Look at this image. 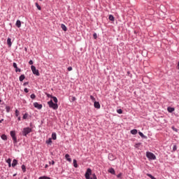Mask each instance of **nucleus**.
<instances>
[{
	"mask_svg": "<svg viewBox=\"0 0 179 179\" xmlns=\"http://www.w3.org/2000/svg\"><path fill=\"white\" fill-rule=\"evenodd\" d=\"M20 82H23V80H24V79H26V76H24V74H22L20 76Z\"/></svg>",
	"mask_w": 179,
	"mask_h": 179,
	"instance_id": "nucleus-13",
	"label": "nucleus"
},
{
	"mask_svg": "<svg viewBox=\"0 0 179 179\" xmlns=\"http://www.w3.org/2000/svg\"><path fill=\"white\" fill-rule=\"evenodd\" d=\"M131 134L132 135H136V134H138V130H136V129H132V130H131Z\"/></svg>",
	"mask_w": 179,
	"mask_h": 179,
	"instance_id": "nucleus-19",
	"label": "nucleus"
},
{
	"mask_svg": "<svg viewBox=\"0 0 179 179\" xmlns=\"http://www.w3.org/2000/svg\"><path fill=\"white\" fill-rule=\"evenodd\" d=\"M108 173H110V174H115V171L114 170V169L110 168L108 169Z\"/></svg>",
	"mask_w": 179,
	"mask_h": 179,
	"instance_id": "nucleus-17",
	"label": "nucleus"
},
{
	"mask_svg": "<svg viewBox=\"0 0 179 179\" xmlns=\"http://www.w3.org/2000/svg\"><path fill=\"white\" fill-rule=\"evenodd\" d=\"M65 159H67V162H69L71 163V162H72V159H71V156L69 155V154H66L65 155Z\"/></svg>",
	"mask_w": 179,
	"mask_h": 179,
	"instance_id": "nucleus-8",
	"label": "nucleus"
},
{
	"mask_svg": "<svg viewBox=\"0 0 179 179\" xmlns=\"http://www.w3.org/2000/svg\"><path fill=\"white\" fill-rule=\"evenodd\" d=\"M24 92L25 93H29V90H28L27 88H24Z\"/></svg>",
	"mask_w": 179,
	"mask_h": 179,
	"instance_id": "nucleus-38",
	"label": "nucleus"
},
{
	"mask_svg": "<svg viewBox=\"0 0 179 179\" xmlns=\"http://www.w3.org/2000/svg\"><path fill=\"white\" fill-rule=\"evenodd\" d=\"M172 129L173 131H174L175 132H178V129H177L176 127H172Z\"/></svg>",
	"mask_w": 179,
	"mask_h": 179,
	"instance_id": "nucleus-33",
	"label": "nucleus"
},
{
	"mask_svg": "<svg viewBox=\"0 0 179 179\" xmlns=\"http://www.w3.org/2000/svg\"><path fill=\"white\" fill-rule=\"evenodd\" d=\"M15 26H17L18 28H20L22 27V22L17 20L16 22Z\"/></svg>",
	"mask_w": 179,
	"mask_h": 179,
	"instance_id": "nucleus-10",
	"label": "nucleus"
},
{
	"mask_svg": "<svg viewBox=\"0 0 179 179\" xmlns=\"http://www.w3.org/2000/svg\"><path fill=\"white\" fill-rule=\"evenodd\" d=\"M94 107H95V108H100V103H99L97 101H94Z\"/></svg>",
	"mask_w": 179,
	"mask_h": 179,
	"instance_id": "nucleus-9",
	"label": "nucleus"
},
{
	"mask_svg": "<svg viewBox=\"0 0 179 179\" xmlns=\"http://www.w3.org/2000/svg\"><path fill=\"white\" fill-rule=\"evenodd\" d=\"M15 115L16 117H19V110H15Z\"/></svg>",
	"mask_w": 179,
	"mask_h": 179,
	"instance_id": "nucleus-35",
	"label": "nucleus"
},
{
	"mask_svg": "<svg viewBox=\"0 0 179 179\" xmlns=\"http://www.w3.org/2000/svg\"><path fill=\"white\" fill-rule=\"evenodd\" d=\"M31 69L34 75H36V76H40V72H38V70L36 69V66H31Z\"/></svg>",
	"mask_w": 179,
	"mask_h": 179,
	"instance_id": "nucleus-5",
	"label": "nucleus"
},
{
	"mask_svg": "<svg viewBox=\"0 0 179 179\" xmlns=\"http://www.w3.org/2000/svg\"><path fill=\"white\" fill-rule=\"evenodd\" d=\"M50 164H52V166H54V164H55V162L52 161L51 162H50Z\"/></svg>",
	"mask_w": 179,
	"mask_h": 179,
	"instance_id": "nucleus-45",
	"label": "nucleus"
},
{
	"mask_svg": "<svg viewBox=\"0 0 179 179\" xmlns=\"http://www.w3.org/2000/svg\"><path fill=\"white\" fill-rule=\"evenodd\" d=\"M26 118H27V115L25 114V115H24V116H23V119H24V120H26Z\"/></svg>",
	"mask_w": 179,
	"mask_h": 179,
	"instance_id": "nucleus-46",
	"label": "nucleus"
},
{
	"mask_svg": "<svg viewBox=\"0 0 179 179\" xmlns=\"http://www.w3.org/2000/svg\"><path fill=\"white\" fill-rule=\"evenodd\" d=\"M52 138L53 139V141H55L57 139V134L56 133L52 134Z\"/></svg>",
	"mask_w": 179,
	"mask_h": 179,
	"instance_id": "nucleus-21",
	"label": "nucleus"
},
{
	"mask_svg": "<svg viewBox=\"0 0 179 179\" xmlns=\"http://www.w3.org/2000/svg\"><path fill=\"white\" fill-rule=\"evenodd\" d=\"M30 132H31V128H30V127H25L22 130V135L24 136H27V135H29V134H30Z\"/></svg>",
	"mask_w": 179,
	"mask_h": 179,
	"instance_id": "nucleus-2",
	"label": "nucleus"
},
{
	"mask_svg": "<svg viewBox=\"0 0 179 179\" xmlns=\"http://www.w3.org/2000/svg\"><path fill=\"white\" fill-rule=\"evenodd\" d=\"M122 176V173H119L117 177V178H121V176Z\"/></svg>",
	"mask_w": 179,
	"mask_h": 179,
	"instance_id": "nucleus-41",
	"label": "nucleus"
},
{
	"mask_svg": "<svg viewBox=\"0 0 179 179\" xmlns=\"http://www.w3.org/2000/svg\"><path fill=\"white\" fill-rule=\"evenodd\" d=\"M174 108H171V107H168L167 108V110L169 113H173L174 111Z\"/></svg>",
	"mask_w": 179,
	"mask_h": 179,
	"instance_id": "nucleus-18",
	"label": "nucleus"
},
{
	"mask_svg": "<svg viewBox=\"0 0 179 179\" xmlns=\"http://www.w3.org/2000/svg\"><path fill=\"white\" fill-rule=\"evenodd\" d=\"M46 143L48 145H51L52 143V140L51 138H49L47 141Z\"/></svg>",
	"mask_w": 179,
	"mask_h": 179,
	"instance_id": "nucleus-26",
	"label": "nucleus"
},
{
	"mask_svg": "<svg viewBox=\"0 0 179 179\" xmlns=\"http://www.w3.org/2000/svg\"><path fill=\"white\" fill-rule=\"evenodd\" d=\"M0 103H2V100L0 99Z\"/></svg>",
	"mask_w": 179,
	"mask_h": 179,
	"instance_id": "nucleus-52",
	"label": "nucleus"
},
{
	"mask_svg": "<svg viewBox=\"0 0 179 179\" xmlns=\"http://www.w3.org/2000/svg\"><path fill=\"white\" fill-rule=\"evenodd\" d=\"M76 100V97L72 96L71 97V101H75Z\"/></svg>",
	"mask_w": 179,
	"mask_h": 179,
	"instance_id": "nucleus-37",
	"label": "nucleus"
},
{
	"mask_svg": "<svg viewBox=\"0 0 179 179\" xmlns=\"http://www.w3.org/2000/svg\"><path fill=\"white\" fill-rule=\"evenodd\" d=\"M34 106L35 107V108H38V110H41V108H43V105L37 102L34 103Z\"/></svg>",
	"mask_w": 179,
	"mask_h": 179,
	"instance_id": "nucleus-7",
	"label": "nucleus"
},
{
	"mask_svg": "<svg viewBox=\"0 0 179 179\" xmlns=\"http://www.w3.org/2000/svg\"><path fill=\"white\" fill-rule=\"evenodd\" d=\"M73 163L74 167L76 169H78V162H77L76 159H73Z\"/></svg>",
	"mask_w": 179,
	"mask_h": 179,
	"instance_id": "nucleus-20",
	"label": "nucleus"
},
{
	"mask_svg": "<svg viewBox=\"0 0 179 179\" xmlns=\"http://www.w3.org/2000/svg\"><path fill=\"white\" fill-rule=\"evenodd\" d=\"M39 1H43V0H39Z\"/></svg>",
	"mask_w": 179,
	"mask_h": 179,
	"instance_id": "nucleus-54",
	"label": "nucleus"
},
{
	"mask_svg": "<svg viewBox=\"0 0 179 179\" xmlns=\"http://www.w3.org/2000/svg\"><path fill=\"white\" fill-rule=\"evenodd\" d=\"M21 169H22L23 173H26V166L22 165Z\"/></svg>",
	"mask_w": 179,
	"mask_h": 179,
	"instance_id": "nucleus-24",
	"label": "nucleus"
},
{
	"mask_svg": "<svg viewBox=\"0 0 179 179\" xmlns=\"http://www.w3.org/2000/svg\"><path fill=\"white\" fill-rule=\"evenodd\" d=\"M18 121H20V117H18Z\"/></svg>",
	"mask_w": 179,
	"mask_h": 179,
	"instance_id": "nucleus-51",
	"label": "nucleus"
},
{
	"mask_svg": "<svg viewBox=\"0 0 179 179\" xmlns=\"http://www.w3.org/2000/svg\"><path fill=\"white\" fill-rule=\"evenodd\" d=\"M93 37H94V40H96L97 38V34L94 33L93 34Z\"/></svg>",
	"mask_w": 179,
	"mask_h": 179,
	"instance_id": "nucleus-34",
	"label": "nucleus"
},
{
	"mask_svg": "<svg viewBox=\"0 0 179 179\" xmlns=\"http://www.w3.org/2000/svg\"><path fill=\"white\" fill-rule=\"evenodd\" d=\"M31 99H36V94H31Z\"/></svg>",
	"mask_w": 179,
	"mask_h": 179,
	"instance_id": "nucleus-32",
	"label": "nucleus"
},
{
	"mask_svg": "<svg viewBox=\"0 0 179 179\" xmlns=\"http://www.w3.org/2000/svg\"><path fill=\"white\" fill-rule=\"evenodd\" d=\"M6 110L7 113H9V111H10V107L6 106Z\"/></svg>",
	"mask_w": 179,
	"mask_h": 179,
	"instance_id": "nucleus-29",
	"label": "nucleus"
},
{
	"mask_svg": "<svg viewBox=\"0 0 179 179\" xmlns=\"http://www.w3.org/2000/svg\"><path fill=\"white\" fill-rule=\"evenodd\" d=\"M27 85H29V83H24L23 84L24 86H27Z\"/></svg>",
	"mask_w": 179,
	"mask_h": 179,
	"instance_id": "nucleus-47",
	"label": "nucleus"
},
{
	"mask_svg": "<svg viewBox=\"0 0 179 179\" xmlns=\"http://www.w3.org/2000/svg\"><path fill=\"white\" fill-rule=\"evenodd\" d=\"M1 139H3V141H7L8 136H6V135H5V134H3V135H1Z\"/></svg>",
	"mask_w": 179,
	"mask_h": 179,
	"instance_id": "nucleus-22",
	"label": "nucleus"
},
{
	"mask_svg": "<svg viewBox=\"0 0 179 179\" xmlns=\"http://www.w3.org/2000/svg\"><path fill=\"white\" fill-rule=\"evenodd\" d=\"M13 68H15V69H17V64L16 63H13Z\"/></svg>",
	"mask_w": 179,
	"mask_h": 179,
	"instance_id": "nucleus-30",
	"label": "nucleus"
},
{
	"mask_svg": "<svg viewBox=\"0 0 179 179\" xmlns=\"http://www.w3.org/2000/svg\"><path fill=\"white\" fill-rule=\"evenodd\" d=\"M12 39H10V38H8L7 39V44L9 47H11L12 46V41H11Z\"/></svg>",
	"mask_w": 179,
	"mask_h": 179,
	"instance_id": "nucleus-12",
	"label": "nucleus"
},
{
	"mask_svg": "<svg viewBox=\"0 0 179 179\" xmlns=\"http://www.w3.org/2000/svg\"><path fill=\"white\" fill-rule=\"evenodd\" d=\"M90 99L92 100V101H93L94 103V101H96V98H94V96H93L92 95L90 96Z\"/></svg>",
	"mask_w": 179,
	"mask_h": 179,
	"instance_id": "nucleus-27",
	"label": "nucleus"
},
{
	"mask_svg": "<svg viewBox=\"0 0 179 179\" xmlns=\"http://www.w3.org/2000/svg\"><path fill=\"white\" fill-rule=\"evenodd\" d=\"M92 177L93 178L92 179H97V176H96V174H92Z\"/></svg>",
	"mask_w": 179,
	"mask_h": 179,
	"instance_id": "nucleus-39",
	"label": "nucleus"
},
{
	"mask_svg": "<svg viewBox=\"0 0 179 179\" xmlns=\"http://www.w3.org/2000/svg\"><path fill=\"white\" fill-rule=\"evenodd\" d=\"M15 72H21L20 69H18V68L15 69Z\"/></svg>",
	"mask_w": 179,
	"mask_h": 179,
	"instance_id": "nucleus-42",
	"label": "nucleus"
},
{
	"mask_svg": "<svg viewBox=\"0 0 179 179\" xmlns=\"http://www.w3.org/2000/svg\"><path fill=\"white\" fill-rule=\"evenodd\" d=\"M36 6L38 9V10H41V6H40V5H38L37 3H36Z\"/></svg>",
	"mask_w": 179,
	"mask_h": 179,
	"instance_id": "nucleus-28",
	"label": "nucleus"
},
{
	"mask_svg": "<svg viewBox=\"0 0 179 179\" xmlns=\"http://www.w3.org/2000/svg\"><path fill=\"white\" fill-rule=\"evenodd\" d=\"M109 20H110L111 22H114V20H115L114 16H113L112 15H110Z\"/></svg>",
	"mask_w": 179,
	"mask_h": 179,
	"instance_id": "nucleus-23",
	"label": "nucleus"
},
{
	"mask_svg": "<svg viewBox=\"0 0 179 179\" xmlns=\"http://www.w3.org/2000/svg\"><path fill=\"white\" fill-rule=\"evenodd\" d=\"M48 104L50 108H53V110H57L58 109V103H54L52 102V100H50L48 102Z\"/></svg>",
	"mask_w": 179,
	"mask_h": 179,
	"instance_id": "nucleus-1",
	"label": "nucleus"
},
{
	"mask_svg": "<svg viewBox=\"0 0 179 179\" xmlns=\"http://www.w3.org/2000/svg\"><path fill=\"white\" fill-rule=\"evenodd\" d=\"M29 65H33V60H30V61L29 62Z\"/></svg>",
	"mask_w": 179,
	"mask_h": 179,
	"instance_id": "nucleus-43",
	"label": "nucleus"
},
{
	"mask_svg": "<svg viewBox=\"0 0 179 179\" xmlns=\"http://www.w3.org/2000/svg\"><path fill=\"white\" fill-rule=\"evenodd\" d=\"M117 113L118 114H122V109H118V110H117Z\"/></svg>",
	"mask_w": 179,
	"mask_h": 179,
	"instance_id": "nucleus-31",
	"label": "nucleus"
},
{
	"mask_svg": "<svg viewBox=\"0 0 179 179\" xmlns=\"http://www.w3.org/2000/svg\"><path fill=\"white\" fill-rule=\"evenodd\" d=\"M17 165V160L13 159L12 163V167H15Z\"/></svg>",
	"mask_w": 179,
	"mask_h": 179,
	"instance_id": "nucleus-14",
	"label": "nucleus"
},
{
	"mask_svg": "<svg viewBox=\"0 0 179 179\" xmlns=\"http://www.w3.org/2000/svg\"><path fill=\"white\" fill-rule=\"evenodd\" d=\"M15 176H16V174H14V175H13V177H15Z\"/></svg>",
	"mask_w": 179,
	"mask_h": 179,
	"instance_id": "nucleus-53",
	"label": "nucleus"
},
{
	"mask_svg": "<svg viewBox=\"0 0 179 179\" xmlns=\"http://www.w3.org/2000/svg\"><path fill=\"white\" fill-rule=\"evenodd\" d=\"M45 169H47V167H48V165L46 164V165L45 166Z\"/></svg>",
	"mask_w": 179,
	"mask_h": 179,
	"instance_id": "nucleus-49",
	"label": "nucleus"
},
{
	"mask_svg": "<svg viewBox=\"0 0 179 179\" xmlns=\"http://www.w3.org/2000/svg\"><path fill=\"white\" fill-rule=\"evenodd\" d=\"M173 152H176V150H177V145H173Z\"/></svg>",
	"mask_w": 179,
	"mask_h": 179,
	"instance_id": "nucleus-36",
	"label": "nucleus"
},
{
	"mask_svg": "<svg viewBox=\"0 0 179 179\" xmlns=\"http://www.w3.org/2000/svg\"><path fill=\"white\" fill-rule=\"evenodd\" d=\"M138 134L140 135V136H141V138H143L144 139H148V136L143 135V133L139 131Z\"/></svg>",
	"mask_w": 179,
	"mask_h": 179,
	"instance_id": "nucleus-15",
	"label": "nucleus"
},
{
	"mask_svg": "<svg viewBox=\"0 0 179 179\" xmlns=\"http://www.w3.org/2000/svg\"><path fill=\"white\" fill-rule=\"evenodd\" d=\"M67 69H68L69 71H72V67H71V66H69V67H68Z\"/></svg>",
	"mask_w": 179,
	"mask_h": 179,
	"instance_id": "nucleus-44",
	"label": "nucleus"
},
{
	"mask_svg": "<svg viewBox=\"0 0 179 179\" xmlns=\"http://www.w3.org/2000/svg\"><path fill=\"white\" fill-rule=\"evenodd\" d=\"M146 156L148 159H149V160H156V155H155V154H153L152 152H147Z\"/></svg>",
	"mask_w": 179,
	"mask_h": 179,
	"instance_id": "nucleus-3",
	"label": "nucleus"
},
{
	"mask_svg": "<svg viewBox=\"0 0 179 179\" xmlns=\"http://www.w3.org/2000/svg\"><path fill=\"white\" fill-rule=\"evenodd\" d=\"M52 99H53V101L57 104V103H58V99H57V97L53 96L52 97Z\"/></svg>",
	"mask_w": 179,
	"mask_h": 179,
	"instance_id": "nucleus-25",
	"label": "nucleus"
},
{
	"mask_svg": "<svg viewBox=\"0 0 179 179\" xmlns=\"http://www.w3.org/2000/svg\"><path fill=\"white\" fill-rule=\"evenodd\" d=\"M10 134L13 141V143H17V138H16V132L15 131H11L10 132Z\"/></svg>",
	"mask_w": 179,
	"mask_h": 179,
	"instance_id": "nucleus-4",
	"label": "nucleus"
},
{
	"mask_svg": "<svg viewBox=\"0 0 179 179\" xmlns=\"http://www.w3.org/2000/svg\"><path fill=\"white\" fill-rule=\"evenodd\" d=\"M178 69H179V62H178Z\"/></svg>",
	"mask_w": 179,
	"mask_h": 179,
	"instance_id": "nucleus-50",
	"label": "nucleus"
},
{
	"mask_svg": "<svg viewBox=\"0 0 179 179\" xmlns=\"http://www.w3.org/2000/svg\"><path fill=\"white\" fill-rule=\"evenodd\" d=\"M90 176H92V169L88 168L85 173V177L86 179H90Z\"/></svg>",
	"mask_w": 179,
	"mask_h": 179,
	"instance_id": "nucleus-6",
	"label": "nucleus"
},
{
	"mask_svg": "<svg viewBox=\"0 0 179 179\" xmlns=\"http://www.w3.org/2000/svg\"><path fill=\"white\" fill-rule=\"evenodd\" d=\"M6 163H8V167H12V159H10V158H8L7 160H6Z\"/></svg>",
	"mask_w": 179,
	"mask_h": 179,
	"instance_id": "nucleus-11",
	"label": "nucleus"
},
{
	"mask_svg": "<svg viewBox=\"0 0 179 179\" xmlns=\"http://www.w3.org/2000/svg\"><path fill=\"white\" fill-rule=\"evenodd\" d=\"M61 28L62 29V30H64V31H66V30H68V29L66 28V26H65V24H61Z\"/></svg>",
	"mask_w": 179,
	"mask_h": 179,
	"instance_id": "nucleus-16",
	"label": "nucleus"
},
{
	"mask_svg": "<svg viewBox=\"0 0 179 179\" xmlns=\"http://www.w3.org/2000/svg\"><path fill=\"white\" fill-rule=\"evenodd\" d=\"M3 121V119L0 120V124H1V122Z\"/></svg>",
	"mask_w": 179,
	"mask_h": 179,
	"instance_id": "nucleus-48",
	"label": "nucleus"
},
{
	"mask_svg": "<svg viewBox=\"0 0 179 179\" xmlns=\"http://www.w3.org/2000/svg\"><path fill=\"white\" fill-rule=\"evenodd\" d=\"M46 96H48V97H50L51 99H52V95H51V94H46Z\"/></svg>",
	"mask_w": 179,
	"mask_h": 179,
	"instance_id": "nucleus-40",
	"label": "nucleus"
}]
</instances>
